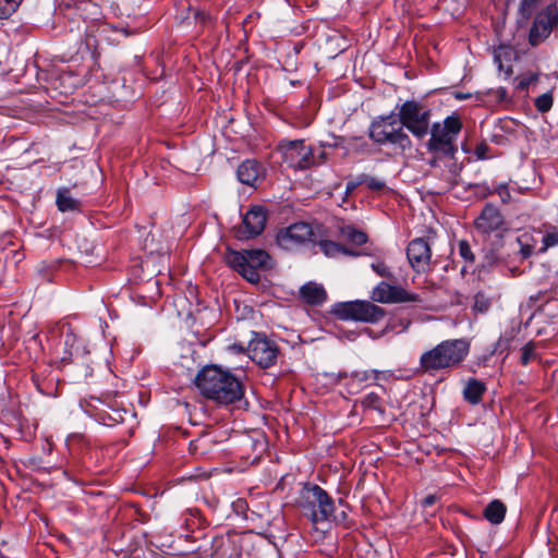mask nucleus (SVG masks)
I'll return each instance as SVG.
<instances>
[{
	"mask_svg": "<svg viewBox=\"0 0 558 558\" xmlns=\"http://www.w3.org/2000/svg\"><path fill=\"white\" fill-rule=\"evenodd\" d=\"M461 130L462 122L457 114L447 117L442 123L436 122L429 126L430 137L426 146L432 158L428 163L432 168L440 167L441 163L447 168L444 174L442 191H449L458 184V178L462 170L461 165L457 163L454 159L458 151L457 138Z\"/></svg>",
	"mask_w": 558,
	"mask_h": 558,
	"instance_id": "nucleus-1",
	"label": "nucleus"
},
{
	"mask_svg": "<svg viewBox=\"0 0 558 558\" xmlns=\"http://www.w3.org/2000/svg\"><path fill=\"white\" fill-rule=\"evenodd\" d=\"M199 392L219 404H231L242 399L244 389L241 381L229 371L210 365L201 369L195 378Z\"/></svg>",
	"mask_w": 558,
	"mask_h": 558,
	"instance_id": "nucleus-2",
	"label": "nucleus"
},
{
	"mask_svg": "<svg viewBox=\"0 0 558 558\" xmlns=\"http://www.w3.org/2000/svg\"><path fill=\"white\" fill-rule=\"evenodd\" d=\"M469 351L470 344L464 339L445 340L421 355L420 367L428 374L453 368L464 361Z\"/></svg>",
	"mask_w": 558,
	"mask_h": 558,
	"instance_id": "nucleus-3",
	"label": "nucleus"
},
{
	"mask_svg": "<svg viewBox=\"0 0 558 558\" xmlns=\"http://www.w3.org/2000/svg\"><path fill=\"white\" fill-rule=\"evenodd\" d=\"M226 263L252 283L260 279V271L271 268V257L264 250H243L242 252L229 251L226 254Z\"/></svg>",
	"mask_w": 558,
	"mask_h": 558,
	"instance_id": "nucleus-4",
	"label": "nucleus"
},
{
	"mask_svg": "<svg viewBox=\"0 0 558 558\" xmlns=\"http://www.w3.org/2000/svg\"><path fill=\"white\" fill-rule=\"evenodd\" d=\"M368 136L378 145L391 144L401 151L412 147L410 136L403 131L399 120L393 116L378 117L368 129Z\"/></svg>",
	"mask_w": 558,
	"mask_h": 558,
	"instance_id": "nucleus-5",
	"label": "nucleus"
},
{
	"mask_svg": "<svg viewBox=\"0 0 558 558\" xmlns=\"http://www.w3.org/2000/svg\"><path fill=\"white\" fill-rule=\"evenodd\" d=\"M299 506L302 514L313 523L328 520L335 510L332 499L318 485L305 486L302 489Z\"/></svg>",
	"mask_w": 558,
	"mask_h": 558,
	"instance_id": "nucleus-6",
	"label": "nucleus"
},
{
	"mask_svg": "<svg viewBox=\"0 0 558 558\" xmlns=\"http://www.w3.org/2000/svg\"><path fill=\"white\" fill-rule=\"evenodd\" d=\"M430 110L416 100H407L399 108V122L415 137L423 138L428 134Z\"/></svg>",
	"mask_w": 558,
	"mask_h": 558,
	"instance_id": "nucleus-7",
	"label": "nucleus"
},
{
	"mask_svg": "<svg viewBox=\"0 0 558 558\" xmlns=\"http://www.w3.org/2000/svg\"><path fill=\"white\" fill-rule=\"evenodd\" d=\"M332 313L343 320H356L375 324L386 316V310L369 301L341 302L333 306Z\"/></svg>",
	"mask_w": 558,
	"mask_h": 558,
	"instance_id": "nucleus-8",
	"label": "nucleus"
},
{
	"mask_svg": "<svg viewBox=\"0 0 558 558\" xmlns=\"http://www.w3.org/2000/svg\"><path fill=\"white\" fill-rule=\"evenodd\" d=\"M558 29V8L550 3L536 13L529 33V43L538 46L544 43L553 32Z\"/></svg>",
	"mask_w": 558,
	"mask_h": 558,
	"instance_id": "nucleus-9",
	"label": "nucleus"
},
{
	"mask_svg": "<svg viewBox=\"0 0 558 558\" xmlns=\"http://www.w3.org/2000/svg\"><path fill=\"white\" fill-rule=\"evenodd\" d=\"M279 149L284 162L293 169H307L314 165L313 151L304 141H282Z\"/></svg>",
	"mask_w": 558,
	"mask_h": 558,
	"instance_id": "nucleus-10",
	"label": "nucleus"
},
{
	"mask_svg": "<svg viewBox=\"0 0 558 558\" xmlns=\"http://www.w3.org/2000/svg\"><path fill=\"white\" fill-rule=\"evenodd\" d=\"M277 243L287 251H293L314 240V231L310 223L296 222L281 229L277 233Z\"/></svg>",
	"mask_w": 558,
	"mask_h": 558,
	"instance_id": "nucleus-11",
	"label": "nucleus"
},
{
	"mask_svg": "<svg viewBox=\"0 0 558 558\" xmlns=\"http://www.w3.org/2000/svg\"><path fill=\"white\" fill-rule=\"evenodd\" d=\"M374 302L381 304H395L407 302H421L417 294L410 293L400 286H393L386 281L379 282L371 293Z\"/></svg>",
	"mask_w": 558,
	"mask_h": 558,
	"instance_id": "nucleus-12",
	"label": "nucleus"
},
{
	"mask_svg": "<svg viewBox=\"0 0 558 558\" xmlns=\"http://www.w3.org/2000/svg\"><path fill=\"white\" fill-rule=\"evenodd\" d=\"M250 359L262 368L272 366L279 354L278 345L266 337H255L250 341L248 348Z\"/></svg>",
	"mask_w": 558,
	"mask_h": 558,
	"instance_id": "nucleus-13",
	"label": "nucleus"
},
{
	"mask_svg": "<svg viewBox=\"0 0 558 558\" xmlns=\"http://www.w3.org/2000/svg\"><path fill=\"white\" fill-rule=\"evenodd\" d=\"M475 229L483 234H489L492 232L504 231L506 221L500 210L492 205L487 204L474 221Z\"/></svg>",
	"mask_w": 558,
	"mask_h": 558,
	"instance_id": "nucleus-14",
	"label": "nucleus"
},
{
	"mask_svg": "<svg viewBox=\"0 0 558 558\" xmlns=\"http://www.w3.org/2000/svg\"><path fill=\"white\" fill-rule=\"evenodd\" d=\"M407 256L410 265L416 272L425 271L430 263L432 250L425 239L412 240L407 247Z\"/></svg>",
	"mask_w": 558,
	"mask_h": 558,
	"instance_id": "nucleus-15",
	"label": "nucleus"
},
{
	"mask_svg": "<svg viewBox=\"0 0 558 558\" xmlns=\"http://www.w3.org/2000/svg\"><path fill=\"white\" fill-rule=\"evenodd\" d=\"M266 220V213L262 207H252L243 217V225L238 228L236 236L239 239H250L258 235L264 230Z\"/></svg>",
	"mask_w": 558,
	"mask_h": 558,
	"instance_id": "nucleus-16",
	"label": "nucleus"
},
{
	"mask_svg": "<svg viewBox=\"0 0 558 558\" xmlns=\"http://www.w3.org/2000/svg\"><path fill=\"white\" fill-rule=\"evenodd\" d=\"M530 240H532V238L527 233H524L521 236L508 238L504 241V247L508 248L511 253L510 258L523 262L534 252V245L530 243Z\"/></svg>",
	"mask_w": 558,
	"mask_h": 558,
	"instance_id": "nucleus-17",
	"label": "nucleus"
},
{
	"mask_svg": "<svg viewBox=\"0 0 558 558\" xmlns=\"http://www.w3.org/2000/svg\"><path fill=\"white\" fill-rule=\"evenodd\" d=\"M239 180L248 186H254L266 175L265 167L255 159L244 160L236 171Z\"/></svg>",
	"mask_w": 558,
	"mask_h": 558,
	"instance_id": "nucleus-18",
	"label": "nucleus"
},
{
	"mask_svg": "<svg viewBox=\"0 0 558 558\" xmlns=\"http://www.w3.org/2000/svg\"><path fill=\"white\" fill-rule=\"evenodd\" d=\"M300 296L310 305H320L325 302L327 293L322 284L308 282L301 287Z\"/></svg>",
	"mask_w": 558,
	"mask_h": 558,
	"instance_id": "nucleus-19",
	"label": "nucleus"
},
{
	"mask_svg": "<svg viewBox=\"0 0 558 558\" xmlns=\"http://www.w3.org/2000/svg\"><path fill=\"white\" fill-rule=\"evenodd\" d=\"M485 391L486 386L484 383L475 378H470L463 389V398L471 404H478Z\"/></svg>",
	"mask_w": 558,
	"mask_h": 558,
	"instance_id": "nucleus-20",
	"label": "nucleus"
},
{
	"mask_svg": "<svg viewBox=\"0 0 558 558\" xmlns=\"http://www.w3.org/2000/svg\"><path fill=\"white\" fill-rule=\"evenodd\" d=\"M506 512V505L502 501L495 499L485 508L484 517L492 524H500L505 519Z\"/></svg>",
	"mask_w": 558,
	"mask_h": 558,
	"instance_id": "nucleus-21",
	"label": "nucleus"
},
{
	"mask_svg": "<svg viewBox=\"0 0 558 558\" xmlns=\"http://www.w3.org/2000/svg\"><path fill=\"white\" fill-rule=\"evenodd\" d=\"M339 234L342 240L354 245H362L367 241V235L352 225L339 227Z\"/></svg>",
	"mask_w": 558,
	"mask_h": 558,
	"instance_id": "nucleus-22",
	"label": "nucleus"
},
{
	"mask_svg": "<svg viewBox=\"0 0 558 558\" xmlns=\"http://www.w3.org/2000/svg\"><path fill=\"white\" fill-rule=\"evenodd\" d=\"M57 206L61 211L80 210L81 203L72 197L69 189H60L57 193Z\"/></svg>",
	"mask_w": 558,
	"mask_h": 558,
	"instance_id": "nucleus-23",
	"label": "nucleus"
},
{
	"mask_svg": "<svg viewBox=\"0 0 558 558\" xmlns=\"http://www.w3.org/2000/svg\"><path fill=\"white\" fill-rule=\"evenodd\" d=\"M319 246L327 256H331V257L336 256L339 253H342L345 255H351V256L359 255L357 252L349 250V248L342 246L341 244H338L336 242L328 241V240L320 241Z\"/></svg>",
	"mask_w": 558,
	"mask_h": 558,
	"instance_id": "nucleus-24",
	"label": "nucleus"
},
{
	"mask_svg": "<svg viewBox=\"0 0 558 558\" xmlns=\"http://www.w3.org/2000/svg\"><path fill=\"white\" fill-rule=\"evenodd\" d=\"M511 257V253L508 251V248L504 247V243L501 244L500 248L493 250L485 255V265L487 266H495L500 263L506 262L508 258Z\"/></svg>",
	"mask_w": 558,
	"mask_h": 558,
	"instance_id": "nucleus-25",
	"label": "nucleus"
},
{
	"mask_svg": "<svg viewBox=\"0 0 558 558\" xmlns=\"http://www.w3.org/2000/svg\"><path fill=\"white\" fill-rule=\"evenodd\" d=\"M492 304L493 298L489 296L484 291H478L474 295V304L472 306V310L478 314H486L490 310Z\"/></svg>",
	"mask_w": 558,
	"mask_h": 558,
	"instance_id": "nucleus-26",
	"label": "nucleus"
},
{
	"mask_svg": "<svg viewBox=\"0 0 558 558\" xmlns=\"http://www.w3.org/2000/svg\"><path fill=\"white\" fill-rule=\"evenodd\" d=\"M359 183L367 186L373 192H383L386 189V182L379 178L362 174L359 177Z\"/></svg>",
	"mask_w": 558,
	"mask_h": 558,
	"instance_id": "nucleus-27",
	"label": "nucleus"
},
{
	"mask_svg": "<svg viewBox=\"0 0 558 558\" xmlns=\"http://www.w3.org/2000/svg\"><path fill=\"white\" fill-rule=\"evenodd\" d=\"M553 104H554V97H553L551 90L539 95L534 100V106H535L536 110L541 113L548 112L551 109Z\"/></svg>",
	"mask_w": 558,
	"mask_h": 558,
	"instance_id": "nucleus-28",
	"label": "nucleus"
},
{
	"mask_svg": "<svg viewBox=\"0 0 558 558\" xmlns=\"http://www.w3.org/2000/svg\"><path fill=\"white\" fill-rule=\"evenodd\" d=\"M543 246L541 252H546L549 247L558 245V229L556 227H549L546 229L543 236Z\"/></svg>",
	"mask_w": 558,
	"mask_h": 558,
	"instance_id": "nucleus-29",
	"label": "nucleus"
},
{
	"mask_svg": "<svg viewBox=\"0 0 558 558\" xmlns=\"http://www.w3.org/2000/svg\"><path fill=\"white\" fill-rule=\"evenodd\" d=\"M21 2L22 0H0V20L13 14Z\"/></svg>",
	"mask_w": 558,
	"mask_h": 558,
	"instance_id": "nucleus-30",
	"label": "nucleus"
},
{
	"mask_svg": "<svg viewBox=\"0 0 558 558\" xmlns=\"http://www.w3.org/2000/svg\"><path fill=\"white\" fill-rule=\"evenodd\" d=\"M75 343H76V337L72 332H68L64 336V345L66 347V350H65L64 355L61 357V362L69 363L71 361V357L73 354L72 349L74 348Z\"/></svg>",
	"mask_w": 558,
	"mask_h": 558,
	"instance_id": "nucleus-31",
	"label": "nucleus"
},
{
	"mask_svg": "<svg viewBox=\"0 0 558 558\" xmlns=\"http://www.w3.org/2000/svg\"><path fill=\"white\" fill-rule=\"evenodd\" d=\"M536 359L535 344L530 341L522 348L521 364L527 365L531 361Z\"/></svg>",
	"mask_w": 558,
	"mask_h": 558,
	"instance_id": "nucleus-32",
	"label": "nucleus"
},
{
	"mask_svg": "<svg viewBox=\"0 0 558 558\" xmlns=\"http://www.w3.org/2000/svg\"><path fill=\"white\" fill-rule=\"evenodd\" d=\"M539 2L541 0H521L519 7L520 14L525 19L530 17Z\"/></svg>",
	"mask_w": 558,
	"mask_h": 558,
	"instance_id": "nucleus-33",
	"label": "nucleus"
},
{
	"mask_svg": "<svg viewBox=\"0 0 558 558\" xmlns=\"http://www.w3.org/2000/svg\"><path fill=\"white\" fill-rule=\"evenodd\" d=\"M459 254L468 263L472 264L475 260V256L471 250L470 244L462 240L459 242Z\"/></svg>",
	"mask_w": 558,
	"mask_h": 558,
	"instance_id": "nucleus-34",
	"label": "nucleus"
},
{
	"mask_svg": "<svg viewBox=\"0 0 558 558\" xmlns=\"http://www.w3.org/2000/svg\"><path fill=\"white\" fill-rule=\"evenodd\" d=\"M208 440L206 437H199L190 442L189 450L192 454H205V447L207 446Z\"/></svg>",
	"mask_w": 558,
	"mask_h": 558,
	"instance_id": "nucleus-35",
	"label": "nucleus"
},
{
	"mask_svg": "<svg viewBox=\"0 0 558 558\" xmlns=\"http://www.w3.org/2000/svg\"><path fill=\"white\" fill-rule=\"evenodd\" d=\"M372 269L379 276L381 277H385V278H391L392 277V272L390 271L389 267L380 262V263H374L372 264Z\"/></svg>",
	"mask_w": 558,
	"mask_h": 558,
	"instance_id": "nucleus-36",
	"label": "nucleus"
},
{
	"mask_svg": "<svg viewBox=\"0 0 558 558\" xmlns=\"http://www.w3.org/2000/svg\"><path fill=\"white\" fill-rule=\"evenodd\" d=\"M536 81V74H531L526 77L518 78L517 88L520 90H524L530 86V84L535 83Z\"/></svg>",
	"mask_w": 558,
	"mask_h": 558,
	"instance_id": "nucleus-37",
	"label": "nucleus"
},
{
	"mask_svg": "<svg viewBox=\"0 0 558 558\" xmlns=\"http://www.w3.org/2000/svg\"><path fill=\"white\" fill-rule=\"evenodd\" d=\"M489 146L486 143H480L474 149L477 159L483 160L488 158Z\"/></svg>",
	"mask_w": 558,
	"mask_h": 558,
	"instance_id": "nucleus-38",
	"label": "nucleus"
},
{
	"mask_svg": "<svg viewBox=\"0 0 558 558\" xmlns=\"http://www.w3.org/2000/svg\"><path fill=\"white\" fill-rule=\"evenodd\" d=\"M497 193L501 197L502 202H507L510 198V193L507 185H500L497 187Z\"/></svg>",
	"mask_w": 558,
	"mask_h": 558,
	"instance_id": "nucleus-39",
	"label": "nucleus"
},
{
	"mask_svg": "<svg viewBox=\"0 0 558 558\" xmlns=\"http://www.w3.org/2000/svg\"><path fill=\"white\" fill-rule=\"evenodd\" d=\"M437 501V497L436 495H427L423 500H422V506L424 508H427V507H430L433 505H435V502Z\"/></svg>",
	"mask_w": 558,
	"mask_h": 558,
	"instance_id": "nucleus-40",
	"label": "nucleus"
},
{
	"mask_svg": "<svg viewBox=\"0 0 558 558\" xmlns=\"http://www.w3.org/2000/svg\"><path fill=\"white\" fill-rule=\"evenodd\" d=\"M388 328H389V327L387 326L385 329H383V330H381L379 333H377V335H375V333H374V331H373L371 328H364V329H363V332H365L367 336H369V337H372V338H375V339H376V338H379V337L384 336V335L387 332Z\"/></svg>",
	"mask_w": 558,
	"mask_h": 558,
	"instance_id": "nucleus-41",
	"label": "nucleus"
},
{
	"mask_svg": "<svg viewBox=\"0 0 558 558\" xmlns=\"http://www.w3.org/2000/svg\"><path fill=\"white\" fill-rule=\"evenodd\" d=\"M362 183H359V180L356 182H349L347 184V192L351 193L353 190L356 189L357 185H361Z\"/></svg>",
	"mask_w": 558,
	"mask_h": 558,
	"instance_id": "nucleus-42",
	"label": "nucleus"
},
{
	"mask_svg": "<svg viewBox=\"0 0 558 558\" xmlns=\"http://www.w3.org/2000/svg\"><path fill=\"white\" fill-rule=\"evenodd\" d=\"M496 94L498 95V97L500 99H505L507 97V90L505 88H502V87L498 88L496 90Z\"/></svg>",
	"mask_w": 558,
	"mask_h": 558,
	"instance_id": "nucleus-43",
	"label": "nucleus"
},
{
	"mask_svg": "<svg viewBox=\"0 0 558 558\" xmlns=\"http://www.w3.org/2000/svg\"><path fill=\"white\" fill-rule=\"evenodd\" d=\"M230 350H232L234 352H243L244 348L240 344H233L230 347Z\"/></svg>",
	"mask_w": 558,
	"mask_h": 558,
	"instance_id": "nucleus-44",
	"label": "nucleus"
},
{
	"mask_svg": "<svg viewBox=\"0 0 558 558\" xmlns=\"http://www.w3.org/2000/svg\"><path fill=\"white\" fill-rule=\"evenodd\" d=\"M457 97L460 98V99L466 98L465 95H458Z\"/></svg>",
	"mask_w": 558,
	"mask_h": 558,
	"instance_id": "nucleus-45",
	"label": "nucleus"
}]
</instances>
